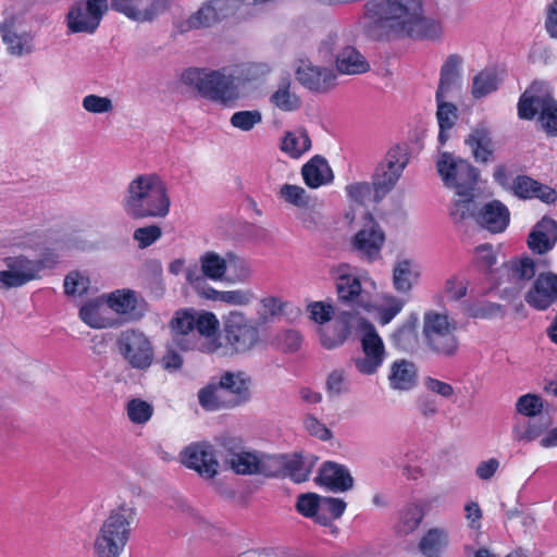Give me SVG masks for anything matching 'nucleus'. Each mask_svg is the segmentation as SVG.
Returning a JSON list of instances; mask_svg holds the SVG:
<instances>
[{
	"mask_svg": "<svg viewBox=\"0 0 557 557\" xmlns=\"http://www.w3.org/2000/svg\"><path fill=\"white\" fill-rule=\"evenodd\" d=\"M346 507L347 504L341 498L321 496L318 523L323 527L333 528V532H335L337 529L333 525L332 519L341 518Z\"/></svg>",
	"mask_w": 557,
	"mask_h": 557,
	"instance_id": "44",
	"label": "nucleus"
},
{
	"mask_svg": "<svg viewBox=\"0 0 557 557\" xmlns=\"http://www.w3.org/2000/svg\"><path fill=\"white\" fill-rule=\"evenodd\" d=\"M280 196L285 202L302 210H310L317 206V200L298 185L284 184L280 189Z\"/></svg>",
	"mask_w": 557,
	"mask_h": 557,
	"instance_id": "46",
	"label": "nucleus"
},
{
	"mask_svg": "<svg viewBox=\"0 0 557 557\" xmlns=\"http://www.w3.org/2000/svg\"><path fill=\"white\" fill-rule=\"evenodd\" d=\"M314 466L312 457H302L295 455L288 457L285 476H289L294 482L301 483L308 480Z\"/></svg>",
	"mask_w": 557,
	"mask_h": 557,
	"instance_id": "48",
	"label": "nucleus"
},
{
	"mask_svg": "<svg viewBox=\"0 0 557 557\" xmlns=\"http://www.w3.org/2000/svg\"><path fill=\"white\" fill-rule=\"evenodd\" d=\"M419 319L417 313H410L405 322L392 334L394 346L405 352H412L419 347Z\"/></svg>",
	"mask_w": 557,
	"mask_h": 557,
	"instance_id": "34",
	"label": "nucleus"
},
{
	"mask_svg": "<svg viewBox=\"0 0 557 557\" xmlns=\"http://www.w3.org/2000/svg\"><path fill=\"white\" fill-rule=\"evenodd\" d=\"M518 115L522 120H536V126L547 136H557V100L533 83L520 96Z\"/></svg>",
	"mask_w": 557,
	"mask_h": 557,
	"instance_id": "6",
	"label": "nucleus"
},
{
	"mask_svg": "<svg viewBox=\"0 0 557 557\" xmlns=\"http://www.w3.org/2000/svg\"><path fill=\"white\" fill-rule=\"evenodd\" d=\"M436 170L444 185L455 189L460 197L454 202L450 216L455 223L462 222L474 213L473 190L478 184L479 171L469 161L447 151L438 153Z\"/></svg>",
	"mask_w": 557,
	"mask_h": 557,
	"instance_id": "1",
	"label": "nucleus"
},
{
	"mask_svg": "<svg viewBox=\"0 0 557 557\" xmlns=\"http://www.w3.org/2000/svg\"><path fill=\"white\" fill-rule=\"evenodd\" d=\"M475 162L486 164L494 161L495 144L491 129L484 124H478L465 139Z\"/></svg>",
	"mask_w": 557,
	"mask_h": 557,
	"instance_id": "24",
	"label": "nucleus"
},
{
	"mask_svg": "<svg viewBox=\"0 0 557 557\" xmlns=\"http://www.w3.org/2000/svg\"><path fill=\"white\" fill-rule=\"evenodd\" d=\"M103 295L87 301L79 309V318L92 329H112L120 325L119 319L109 317Z\"/></svg>",
	"mask_w": 557,
	"mask_h": 557,
	"instance_id": "30",
	"label": "nucleus"
},
{
	"mask_svg": "<svg viewBox=\"0 0 557 557\" xmlns=\"http://www.w3.org/2000/svg\"><path fill=\"white\" fill-rule=\"evenodd\" d=\"M171 200L165 184L154 174H141L129 182L122 200L124 212L132 219L164 218Z\"/></svg>",
	"mask_w": 557,
	"mask_h": 557,
	"instance_id": "2",
	"label": "nucleus"
},
{
	"mask_svg": "<svg viewBox=\"0 0 557 557\" xmlns=\"http://www.w3.org/2000/svg\"><path fill=\"white\" fill-rule=\"evenodd\" d=\"M448 545V537L444 530L438 528L430 529L418 544L419 552L424 557H442Z\"/></svg>",
	"mask_w": 557,
	"mask_h": 557,
	"instance_id": "40",
	"label": "nucleus"
},
{
	"mask_svg": "<svg viewBox=\"0 0 557 557\" xmlns=\"http://www.w3.org/2000/svg\"><path fill=\"white\" fill-rule=\"evenodd\" d=\"M543 408L544 401L539 395L525 394L518 398L516 404L517 411L531 420L524 430L520 426L513 429L516 440L532 442L552 426V418L547 413H543Z\"/></svg>",
	"mask_w": 557,
	"mask_h": 557,
	"instance_id": "10",
	"label": "nucleus"
},
{
	"mask_svg": "<svg viewBox=\"0 0 557 557\" xmlns=\"http://www.w3.org/2000/svg\"><path fill=\"white\" fill-rule=\"evenodd\" d=\"M524 299L537 310L547 309L557 300V274L553 272L540 273L525 294Z\"/></svg>",
	"mask_w": 557,
	"mask_h": 557,
	"instance_id": "22",
	"label": "nucleus"
},
{
	"mask_svg": "<svg viewBox=\"0 0 557 557\" xmlns=\"http://www.w3.org/2000/svg\"><path fill=\"white\" fill-rule=\"evenodd\" d=\"M537 181L528 175H518L513 178L511 193L520 199H533L534 187Z\"/></svg>",
	"mask_w": 557,
	"mask_h": 557,
	"instance_id": "63",
	"label": "nucleus"
},
{
	"mask_svg": "<svg viewBox=\"0 0 557 557\" xmlns=\"http://www.w3.org/2000/svg\"><path fill=\"white\" fill-rule=\"evenodd\" d=\"M305 183L311 188H318L333 180V172L322 156H314L301 169Z\"/></svg>",
	"mask_w": 557,
	"mask_h": 557,
	"instance_id": "33",
	"label": "nucleus"
},
{
	"mask_svg": "<svg viewBox=\"0 0 557 557\" xmlns=\"http://www.w3.org/2000/svg\"><path fill=\"white\" fill-rule=\"evenodd\" d=\"M57 263L53 255L40 259L12 256L3 259L7 270L0 271V283L7 287H20L39 277V273Z\"/></svg>",
	"mask_w": 557,
	"mask_h": 557,
	"instance_id": "9",
	"label": "nucleus"
},
{
	"mask_svg": "<svg viewBox=\"0 0 557 557\" xmlns=\"http://www.w3.org/2000/svg\"><path fill=\"white\" fill-rule=\"evenodd\" d=\"M350 312H343L332 325L320 329V341L324 348L333 349L344 344L350 333Z\"/></svg>",
	"mask_w": 557,
	"mask_h": 557,
	"instance_id": "32",
	"label": "nucleus"
},
{
	"mask_svg": "<svg viewBox=\"0 0 557 557\" xmlns=\"http://www.w3.org/2000/svg\"><path fill=\"white\" fill-rule=\"evenodd\" d=\"M103 299L109 309L128 322L141 320L148 310L145 299L129 288L115 289L104 294Z\"/></svg>",
	"mask_w": 557,
	"mask_h": 557,
	"instance_id": "16",
	"label": "nucleus"
},
{
	"mask_svg": "<svg viewBox=\"0 0 557 557\" xmlns=\"http://www.w3.org/2000/svg\"><path fill=\"white\" fill-rule=\"evenodd\" d=\"M109 9L108 0H79L74 2L66 23L71 33L94 34Z\"/></svg>",
	"mask_w": 557,
	"mask_h": 557,
	"instance_id": "12",
	"label": "nucleus"
},
{
	"mask_svg": "<svg viewBox=\"0 0 557 557\" xmlns=\"http://www.w3.org/2000/svg\"><path fill=\"white\" fill-rule=\"evenodd\" d=\"M436 120L438 123V143L444 146L449 139V131L455 126L458 119V108L453 103L445 101V98L436 100Z\"/></svg>",
	"mask_w": 557,
	"mask_h": 557,
	"instance_id": "37",
	"label": "nucleus"
},
{
	"mask_svg": "<svg viewBox=\"0 0 557 557\" xmlns=\"http://www.w3.org/2000/svg\"><path fill=\"white\" fill-rule=\"evenodd\" d=\"M227 272L225 281L231 284L247 283L251 276V268L249 263L235 255L234 252L226 253Z\"/></svg>",
	"mask_w": 557,
	"mask_h": 557,
	"instance_id": "47",
	"label": "nucleus"
},
{
	"mask_svg": "<svg viewBox=\"0 0 557 557\" xmlns=\"http://www.w3.org/2000/svg\"><path fill=\"white\" fill-rule=\"evenodd\" d=\"M64 293L66 296L82 297L90 287V280L79 271H71L64 278Z\"/></svg>",
	"mask_w": 557,
	"mask_h": 557,
	"instance_id": "57",
	"label": "nucleus"
},
{
	"mask_svg": "<svg viewBox=\"0 0 557 557\" xmlns=\"http://www.w3.org/2000/svg\"><path fill=\"white\" fill-rule=\"evenodd\" d=\"M136 510L128 505H121L111 510L108 518L103 521L99 532L120 541V544L126 546L131 536V525L135 520Z\"/></svg>",
	"mask_w": 557,
	"mask_h": 557,
	"instance_id": "19",
	"label": "nucleus"
},
{
	"mask_svg": "<svg viewBox=\"0 0 557 557\" xmlns=\"http://www.w3.org/2000/svg\"><path fill=\"white\" fill-rule=\"evenodd\" d=\"M251 377L243 371H226L221 374L218 383L202 387L198 400L206 410L236 408L251 398Z\"/></svg>",
	"mask_w": 557,
	"mask_h": 557,
	"instance_id": "3",
	"label": "nucleus"
},
{
	"mask_svg": "<svg viewBox=\"0 0 557 557\" xmlns=\"http://www.w3.org/2000/svg\"><path fill=\"white\" fill-rule=\"evenodd\" d=\"M401 174L398 172H393L386 168L377 165L373 174L372 182L375 199L380 200L388 194L394 188Z\"/></svg>",
	"mask_w": 557,
	"mask_h": 557,
	"instance_id": "50",
	"label": "nucleus"
},
{
	"mask_svg": "<svg viewBox=\"0 0 557 557\" xmlns=\"http://www.w3.org/2000/svg\"><path fill=\"white\" fill-rule=\"evenodd\" d=\"M267 72L268 69L265 65L246 63L236 66L234 70L230 71V74L234 79V84H237V89H239V86L259 79Z\"/></svg>",
	"mask_w": 557,
	"mask_h": 557,
	"instance_id": "53",
	"label": "nucleus"
},
{
	"mask_svg": "<svg viewBox=\"0 0 557 557\" xmlns=\"http://www.w3.org/2000/svg\"><path fill=\"white\" fill-rule=\"evenodd\" d=\"M262 115L258 110L235 112L230 120L233 127L244 132L251 131L257 124L261 123Z\"/></svg>",
	"mask_w": 557,
	"mask_h": 557,
	"instance_id": "59",
	"label": "nucleus"
},
{
	"mask_svg": "<svg viewBox=\"0 0 557 557\" xmlns=\"http://www.w3.org/2000/svg\"><path fill=\"white\" fill-rule=\"evenodd\" d=\"M472 216L476 223L493 234L502 233L509 224L510 213L508 208L499 200H492L481 208L475 202L474 213Z\"/></svg>",
	"mask_w": 557,
	"mask_h": 557,
	"instance_id": "21",
	"label": "nucleus"
},
{
	"mask_svg": "<svg viewBox=\"0 0 557 557\" xmlns=\"http://www.w3.org/2000/svg\"><path fill=\"white\" fill-rule=\"evenodd\" d=\"M349 383L347 382L344 370H333L326 380V392L331 398L338 397L348 393Z\"/></svg>",
	"mask_w": 557,
	"mask_h": 557,
	"instance_id": "62",
	"label": "nucleus"
},
{
	"mask_svg": "<svg viewBox=\"0 0 557 557\" xmlns=\"http://www.w3.org/2000/svg\"><path fill=\"white\" fill-rule=\"evenodd\" d=\"M361 333V346L363 356L354 360L356 369L366 375L374 374L382 366L385 358V348L374 325L363 318L357 322Z\"/></svg>",
	"mask_w": 557,
	"mask_h": 557,
	"instance_id": "11",
	"label": "nucleus"
},
{
	"mask_svg": "<svg viewBox=\"0 0 557 557\" xmlns=\"http://www.w3.org/2000/svg\"><path fill=\"white\" fill-rule=\"evenodd\" d=\"M499 79L492 70L481 71L473 77L472 96L474 98H483L498 88Z\"/></svg>",
	"mask_w": 557,
	"mask_h": 557,
	"instance_id": "51",
	"label": "nucleus"
},
{
	"mask_svg": "<svg viewBox=\"0 0 557 557\" xmlns=\"http://www.w3.org/2000/svg\"><path fill=\"white\" fill-rule=\"evenodd\" d=\"M557 242V222L544 216L532 228L528 236L529 248L539 255L553 249Z\"/></svg>",
	"mask_w": 557,
	"mask_h": 557,
	"instance_id": "26",
	"label": "nucleus"
},
{
	"mask_svg": "<svg viewBox=\"0 0 557 557\" xmlns=\"http://www.w3.org/2000/svg\"><path fill=\"white\" fill-rule=\"evenodd\" d=\"M195 331L198 335L211 338L216 334L219 321L211 312L195 313Z\"/></svg>",
	"mask_w": 557,
	"mask_h": 557,
	"instance_id": "60",
	"label": "nucleus"
},
{
	"mask_svg": "<svg viewBox=\"0 0 557 557\" xmlns=\"http://www.w3.org/2000/svg\"><path fill=\"white\" fill-rule=\"evenodd\" d=\"M116 347L126 363L135 370L147 371L154 359V348L150 337L141 330L129 327L120 332Z\"/></svg>",
	"mask_w": 557,
	"mask_h": 557,
	"instance_id": "8",
	"label": "nucleus"
},
{
	"mask_svg": "<svg viewBox=\"0 0 557 557\" xmlns=\"http://www.w3.org/2000/svg\"><path fill=\"white\" fill-rule=\"evenodd\" d=\"M182 83L196 90L201 97L220 103L232 106L240 97L237 84L227 69L209 70L189 67L182 73Z\"/></svg>",
	"mask_w": 557,
	"mask_h": 557,
	"instance_id": "4",
	"label": "nucleus"
},
{
	"mask_svg": "<svg viewBox=\"0 0 557 557\" xmlns=\"http://www.w3.org/2000/svg\"><path fill=\"white\" fill-rule=\"evenodd\" d=\"M295 75L301 86L313 92H327L336 85V74L333 70L317 66L310 61L300 60Z\"/></svg>",
	"mask_w": 557,
	"mask_h": 557,
	"instance_id": "18",
	"label": "nucleus"
},
{
	"mask_svg": "<svg viewBox=\"0 0 557 557\" xmlns=\"http://www.w3.org/2000/svg\"><path fill=\"white\" fill-rule=\"evenodd\" d=\"M195 313L178 311L171 320L173 343L183 350L196 347Z\"/></svg>",
	"mask_w": 557,
	"mask_h": 557,
	"instance_id": "29",
	"label": "nucleus"
},
{
	"mask_svg": "<svg viewBox=\"0 0 557 557\" xmlns=\"http://www.w3.org/2000/svg\"><path fill=\"white\" fill-rule=\"evenodd\" d=\"M319 53L325 62H334L345 75H359L370 70L366 58L352 46L344 45L336 34H330L321 44Z\"/></svg>",
	"mask_w": 557,
	"mask_h": 557,
	"instance_id": "7",
	"label": "nucleus"
},
{
	"mask_svg": "<svg viewBox=\"0 0 557 557\" xmlns=\"http://www.w3.org/2000/svg\"><path fill=\"white\" fill-rule=\"evenodd\" d=\"M206 299L221 301L233 306H246L255 299V295L250 289H236L220 292L214 288H206Z\"/></svg>",
	"mask_w": 557,
	"mask_h": 557,
	"instance_id": "45",
	"label": "nucleus"
},
{
	"mask_svg": "<svg viewBox=\"0 0 557 557\" xmlns=\"http://www.w3.org/2000/svg\"><path fill=\"white\" fill-rule=\"evenodd\" d=\"M259 454L245 450L234 451L230 448L224 462L235 473L242 475L257 474Z\"/></svg>",
	"mask_w": 557,
	"mask_h": 557,
	"instance_id": "38",
	"label": "nucleus"
},
{
	"mask_svg": "<svg viewBox=\"0 0 557 557\" xmlns=\"http://www.w3.org/2000/svg\"><path fill=\"white\" fill-rule=\"evenodd\" d=\"M408 162V146L404 144L392 147L387 151L385 159L379 165L401 174Z\"/></svg>",
	"mask_w": 557,
	"mask_h": 557,
	"instance_id": "54",
	"label": "nucleus"
},
{
	"mask_svg": "<svg viewBox=\"0 0 557 557\" xmlns=\"http://www.w3.org/2000/svg\"><path fill=\"white\" fill-rule=\"evenodd\" d=\"M281 150L290 158L298 159L311 148V139L302 127L287 131L281 141Z\"/></svg>",
	"mask_w": 557,
	"mask_h": 557,
	"instance_id": "36",
	"label": "nucleus"
},
{
	"mask_svg": "<svg viewBox=\"0 0 557 557\" xmlns=\"http://www.w3.org/2000/svg\"><path fill=\"white\" fill-rule=\"evenodd\" d=\"M420 265L413 259L397 257L393 265V287L408 295L420 278Z\"/></svg>",
	"mask_w": 557,
	"mask_h": 557,
	"instance_id": "27",
	"label": "nucleus"
},
{
	"mask_svg": "<svg viewBox=\"0 0 557 557\" xmlns=\"http://www.w3.org/2000/svg\"><path fill=\"white\" fill-rule=\"evenodd\" d=\"M125 546L120 541H114L109 536L98 532L94 542L95 557H120Z\"/></svg>",
	"mask_w": 557,
	"mask_h": 557,
	"instance_id": "56",
	"label": "nucleus"
},
{
	"mask_svg": "<svg viewBox=\"0 0 557 557\" xmlns=\"http://www.w3.org/2000/svg\"><path fill=\"white\" fill-rule=\"evenodd\" d=\"M11 55L22 57L34 51V35L30 32L17 33V30L1 34Z\"/></svg>",
	"mask_w": 557,
	"mask_h": 557,
	"instance_id": "43",
	"label": "nucleus"
},
{
	"mask_svg": "<svg viewBox=\"0 0 557 557\" xmlns=\"http://www.w3.org/2000/svg\"><path fill=\"white\" fill-rule=\"evenodd\" d=\"M214 3L215 1H210L203 4L197 12L191 14L186 21L182 23L181 30L185 33L193 29L210 27L215 24L220 16L216 8L214 7Z\"/></svg>",
	"mask_w": 557,
	"mask_h": 557,
	"instance_id": "41",
	"label": "nucleus"
},
{
	"mask_svg": "<svg viewBox=\"0 0 557 557\" xmlns=\"http://www.w3.org/2000/svg\"><path fill=\"white\" fill-rule=\"evenodd\" d=\"M456 323L444 314L433 310L423 315L422 337L425 348L440 359H453L459 351Z\"/></svg>",
	"mask_w": 557,
	"mask_h": 557,
	"instance_id": "5",
	"label": "nucleus"
},
{
	"mask_svg": "<svg viewBox=\"0 0 557 557\" xmlns=\"http://www.w3.org/2000/svg\"><path fill=\"white\" fill-rule=\"evenodd\" d=\"M270 102L284 112L295 111L300 108L301 100L292 91V81L289 76L280 78L277 89L271 95Z\"/></svg>",
	"mask_w": 557,
	"mask_h": 557,
	"instance_id": "35",
	"label": "nucleus"
},
{
	"mask_svg": "<svg viewBox=\"0 0 557 557\" xmlns=\"http://www.w3.org/2000/svg\"><path fill=\"white\" fill-rule=\"evenodd\" d=\"M181 462L195 470L201 478L211 480L219 473L220 462L212 445L207 442L193 443L180 454Z\"/></svg>",
	"mask_w": 557,
	"mask_h": 557,
	"instance_id": "15",
	"label": "nucleus"
},
{
	"mask_svg": "<svg viewBox=\"0 0 557 557\" xmlns=\"http://www.w3.org/2000/svg\"><path fill=\"white\" fill-rule=\"evenodd\" d=\"M423 517L424 511L420 505H406L399 510L398 522L395 527L396 533L401 536L412 533L419 527Z\"/></svg>",
	"mask_w": 557,
	"mask_h": 557,
	"instance_id": "42",
	"label": "nucleus"
},
{
	"mask_svg": "<svg viewBox=\"0 0 557 557\" xmlns=\"http://www.w3.org/2000/svg\"><path fill=\"white\" fill-rule=\"evenodd\" d=\"M287 456L259 454L258 472L265 476H285Z\"/></svg>",
	"mask_w": 557,
	"mask_h": 557,
	"instance_id": "49",
	"label": "nucleus"
},
{
	"mask_svg": "<svg viewBox=\"0 0 557 557\" xmlns=\"http://www.w3.org/2000/svg\"><path fill=\"white\" fill-rule=\"evenodd\" d=\"M321 496L315 493H305L297 497L296 509L307 518H312L318 523V515L320 513Z\"/></svg>",
	"mask_w": 557,
	"mask_h": 557,
	"instance_id": "58",
	"label": "nucleus"
},
{
	"mask_svg": "<svg viewBox=\"0 0 557 557\" xmlns=\"http://www.w3.org/2000/svg\"><path fill=\"white\" fill-rule=\"evenodd\" d=\"M161 235L162 231L158 225H148L136 228L133 237L138 243V247L144 249L158 240Z\"/></svg>",
	"mask_w": 557,
	"mask_h": 557,
	"instance_id": "64",
	"label": "nucleus"
},
{
	"mask_svg": "<svg viewBox=\"0 0 557 557\" xmlns=\"http://www.w3.org/2000/svg\"><path fill=\"white\" fill-rule=\"evenodd\" d=\"M418 369L414 362L399 359L393 362L388 374L389 385L396 391H410L417 384Z\"/></svg>",
	"mask_w": 557,
	"mask_h": 557,
	"instance_id": "31",
	"label": "nucleus"
},
{
	"mask_svg": "<svg viewBox=\"0 0 557 557\" xmlns=\"http://www.w3.org/2000/svg\"><path fill=\"white\" fill-rule=\"evenodd\" d=\"M162 272V264L156 259L147 260L140 272L144 280L157 295H162L164 292Z\"/></svg>",
	"mask_w": 557,
	"mask_h": 557,
	"instance_id": "52",
	"label": "nucleus"
},
{
	"mask_svg": "<svg viewBox=\"0 0 557 557\" xmlns=\"http://www.w3.org/2000/svg\"><path fill=\"white\" fill-rule=\"evenodd\" d=\"M385 242L382 227L372 220L358 231L351 239V247L357 255L373 262L381 257V249Z\"/></svg>",
	"mask_w": 557,
	"mask_h": 557,
	"instance_id": "17",
	"label": "nucleus"
},
{
	"mask_svg": "<svg viewBox=\"0 0 557 557\" xmlns=\"http://www.w3.org/2000/svg\"><path fill=\"white\" fill-rule=\"evenodd\" d=\"M462 58L458 54H450L442 65L438 87L435 94V100L446 98L453 91L461 89Z\"/></svg>",
	"mask_w": 557,
	"mask_h": 557,
	"instance_id": "28",
	"label": "nucleus"
},
{
	"mask_svg": "<svg viewBox=\"0 0 557 557\" xmlns=\"http://www.w3.org/2000/svg\"><path fill=\"white\" fill-rule=\"evenodd\" d=\"M199 264L189 265L186 269V281L200 295H205L206 288H212L207 280H225L227 272L226 257L222 258L214 251H207L199 258Z\"/></svg>",
	"mask_w": 557,
	"mask_h": 557,
	"instance_id": "13",
	"label": "nucleus"
},
{
	"mask_svg": "<svg viewBox=\"0 0 557 557\" xmlns=\"http://www.w3.org/2000/svg\"><path fill=\"white\" fill-rule=\"evenodd\" d=\"M302 343L301 334L296 330H284L274 339V344L284 352L297 351Z\"/></svg>",
	"mask_w": 557,
	"mask_h": 557,
	"instance_id": "61",
	"label": "nucleus"
},
{
	"mask_svg": "<svg viewBox=\"0 0 557 557\" xmlns=\"http://www.w3.org/2000/svg\"><path fill=\"white\" fill-rule=\"evenodd\" d=\"M330 273L335 281L338 300L343 304H356L361 294L359 278L351 273V267L341 263L331 268Z\"/></svg>",
	"mask_w": 557,
	"mask_h": 557,
	"instance_id": "23",
	"label": "nucleus"
},
{
	"mask_svg": "<svg viewBox=\"0 0 557 557\" xmlns=\"http://www.w3.org/2000/svg\"><path fill=\"white\" fill-rule=\"evenodd\" d=\"M223 331L226 343L236 352L250 350L259 339L258 329L239 311L225 317Z\"/></svg>",
	"mask_w": 557,
	"mask_h": 557,
	"instance_id": "14",
	"label": "nucleus"
},
{
	"mask_svg": "<svg viewBox=\"0 0 557 557\" xmlns=\"http://www.w3.org/2000/svg\"><path fill=\"white\" fill-rule=\"evenodd\" d=\"M171 0H112V9L137 22L152 21L164 12Z\"/></svg>",
	"mask_w": 557,
	"mask_h": 557,
	"instance_id": "20",
	"label": "nucleus"
},
{
	"mask_svg": "<svg viewBox=\"0 0 557 557\" xmlns=\"http://www.w3.org/2000/svg\"><path fill=\"white\" fill-rule=\"evenodd\" d=\"M314 482L333 492H347L354 487V479L349 470L345 466L332 461L322 465Z\"/></svg>",
	"mask_w": 557,
	"mask_h": 557,
	"instance_id": "25",
	"label": "nucleus"
},
{
	"mask_svg": "<svg viewBox=\"0 0 557 557\" xmlns=\"http://www.w3.org/2000/svg\"><path fill=\"white\" fill-rule=\"evenodd\" d=\"M128 419L135 424H145L153 413V407L141 398H133L126 404Z\"/></svg>",
	"mask_w": 557,
	"mask_h": 557,
	"instance_id": "55",
	"label": "nucleus"
},
{
	"mask_svg": "<svg viewBox=\"0 0 557 557\" xmlns=\"http://www.w3.org/2000/svg\"><path fill=\"white\" fill-rule=\"evenodd\" d=\"M508 280L522 288L535 276V262L530 257L511 259L506 263Z\"/></svg>",
	"mask_w": 557,
	"mask_h": 557,
	"instance_id": "39",
	"label": "nucleus"
}]
</instances>
